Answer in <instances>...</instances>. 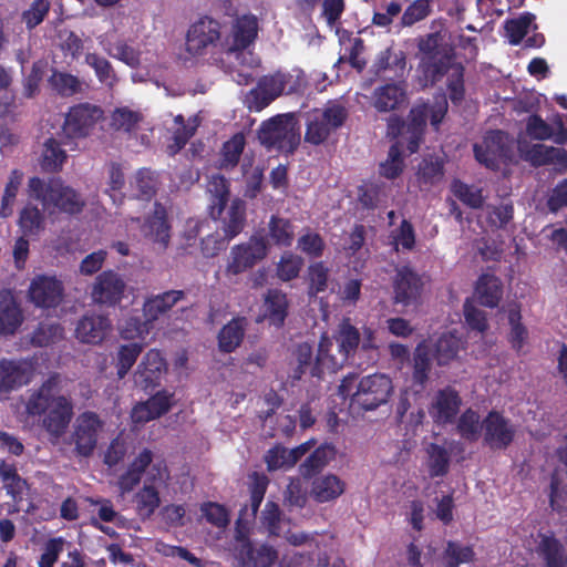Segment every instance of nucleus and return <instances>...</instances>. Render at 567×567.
Returning <instances> with one entry per match:
<instances>
[{"instance_id": "nucleus-1", "label": "nucleus", "mask_w": 567, "mask_h": 567, "mask_svg": "<svg viewBox=\"0 0 567 567\" xmlns=\"http://www.w3.org/2000/svg\"><path fill=\"white\" fill-rule=\"evenodd\" d=\"M416 72L422 87H433L447 78L449 97L453 104H461L465 97V68L456 61L455 48L440 32H431L416 39Z\"/></svg>"}, {"instance_id": "nucleus-2", "label": "nucleus", "mask_w": 567, "mask_h": 567, "mask_svg": "<svg viewBox=\"0 0 567 567\" xmlns=\"http://www.w3.org/2000/svg\"><path fill=\"white\" fill-rule=\"evenodd\" d=\"M61 377L51 373L38 389L30 390L24 402L28 417L39 419L41 427L54 439H60L73 417V403L70 398L60 394Z\"/></svg>"}, {"instance_id": "nucleus-3", "label": "nucleus", "mask_w": 567, "mask_h": 567, "mask_svg": "<svg viewBox=\"0 0 567 567\" xmlns=\"http://www.w3.org/2000/svg\"><path fill=\"white\" fill-rule=\"evenodd\" d=\"M357 374L344 377L339 385V394L350 398V404L364 411H372L388 402L392 390V380L382 373L362 377L357 382Z\"/></svg>"}, {"instance_id": "nucleus-4", "label": "nucleus", "mask_w": 567, "mask_h": 567, "mask_svg": "<svg viewBox=\"0 0 567 567\" xmlns=\"http://www.w3.org/2000/svg\"><path fill=\"white\" fill-rule=\"evenodd\" d=\"M27 192L30 198L39 200L48 210L75 215L81 213L84 207L81 195L59 177L44 181L33 176L29 178Z\"/></svg>"}, {"instance_id": "nucleus-5", "label": "nucleus", "mask_w": 567, "mask_h": 567, "mask_svg": "<svg viewBox=\"0 0 567 567\" xmlns=\"http://www.w3.org/2000/svg\"><path fill=\"white\" fill-rule=\"evenodd\" d=\"M349 111L339 101H328L323 107H316L305 114V143L312 146L326 144L346 124Z\"/></svg>"}, {"instance_id": "nucleus-6", "label": "nucleus", "mask_w": 567, "mask_h": 567, "mask_svg": "<svg viewBox=\"0 0 567 567\" xmlns=\"http://www.w3.org/2000/svg\"><path fill=\"white\" fill-rule=\"evenodd\" d=\"M259 138L261 144L269 148L291 154L300 144V133L293 114H280L264 122Z\"/></svg>"}, {"instance_id": "nucleus-7", "label": "nucleus", "mask_w": 567, "mask_h": 567, "mask_svg": "<svg viewBox=\"0 0 567 567\" xmlns=\"http://www.w3.org/2000/svg\"><path fill=\"white\" fill-rule=\"evenodd\" d=\"M102 118L103 111L100 106L89 102L72 105L65 113L61 126V135L64 143L89 137L97 122Z\"/></svg>"}, {"instance_id": "nucleus-8", "label": "nucleus", "mask_w": 567, "mask_h": 567, "mask_svg": "<svg viewBox=\"0 0 567 567\" xmlns=\"http://www.w3.org/2000/svg\"><path fill=\"white\" fill-rule=\"evenodd\" d=\"M103 427L104 422L96 412L84 411L80 413L75 419L71 434L74 454L85 458L92 456Z\"/></svg>"}, {"instance_id": "nucleus-9", "label": "nucleus", "mask_w": 567, "mask_h": 567, "mask_svg": "<svg viewBox=\"0 0 567 567\" xmlns=\"http://www.w3.org/2000/svg\"><path fill=\"white\" fill-rule=\"evenodd\" d=\"M267 252L266 238L252 235L248 241L231 247L226 265V274L236 276L254 268L266 258Z\"/></svg>"}, {"instance_id": "nucleus-10", "label": "nucleus", "mask_w": 567, "mask_h": 567, "mask_svg": "<svg viewBox=\"0 0 567 567\" xmlns=\"http://www.w3.org/2000/svg\"><path fill=\"white\" fill-rule=\"evenodd\" d=\"M287 84V76L280 72L261 76L244 99L250 112H260L279 97Z\"/></svg>"}, {"instance_id": "nucleus-11", "label": "nucleus", "mask_w": 567, "mask_h": 567, "mask_svg": "<svg viewBox=\"0 0 567 567\" xmlns=\"http://www.w3.org/2000/svg\"><path fill=\"white\" fill-rule=\"evenodd\" d=\"M125 288L126 284L118 272L104 270L95 277L91 286L90 297L93 303L111 308L122 301Z\"/></svg>"}, {"instance_id": "nucleus-12", "label": "nucleus", "mask_w": 567, "mask_h": 567, "mask_svg": "<svg viewBox=\"0 0 567 567\" xmlns=\"http://www.w3.org/2000/svg\"><path fill=\"white\" fill-rule=\"evenodd\" d=\"M484 443L491 450H506L514 441L516 430L501 412L492 410L482 421Z\"/></svg>"}, {"instance_id": "nucleus-13", "label": "nucleus", "mask_w": 567, "mask_h": 567, "mask_svg": "<svg viewBox=\"0 0 567 567\" xmlns=\"http://www.w3.org/2000/svg\"><path fill=\"white\" fill-rule=\"evenodd\" d=\"M64 293L62 281L54 276L38 275L29 286V300L38 308L51 309L58 307Z\"/></svg>"}, {"instance_id": "nucleus-14", "label": "nucleus", "mask_w": 567, "mask_h": 567, "mask_svg": "<svg viewBox=\"0 0 567 567\" xmlns=\"http://www.w3.org/2000/svg\"><path fill=\"white\" fill-rule=\"evenodd\" d=\"M462 405L460 393L447 385L439 390L429 408V414L437 425H447L456 421Z\"/></svg>"}, {"instance_id": "nucleus-15", "label": "nucleus", "mask_w": 567, "mask_h": 567, "mask_svg": "<svg viewBox=\"0 0 567 567\" xmlns=\"http://www.w3.org/2000/svg\"><path fill=\"white\" fill-rule=\"evenodd\" d=\"M166 371L165 358L158 350L151 349L137 365L134 382L144 391L153 390L161 384L162 377Z\"/></svg>"}, {"instance_id": "nucleus-16", "label": "nucleus", "mask_w": 567, "mask_h": 567, "mask_svg": "<svg viewBox=\"0 0 567 567\" xmlns=\"http://www.w3.org/2000/svg\"><path fill=\"white\" fill-rule=\"evenodd\" d=\"M220 38L218 21L204 17L193 23L186 35V50L193 54H202L204 50Z\"/></svg>"}, {"instance_id": "nucleus-17", "label": "nucleus", "mask_w": 567, "mask_h": 567, "mask_svg": "<svg viewBox=\"0 0 567 567\" xmlns=\"http://www.w3.org/2000/svg\"><path fill=\"white\" fill-rule=\"evenodd\" d=\"M423 290L422 278L410 267L396 270L393 279V301L396 305L411 306L419 301Z\"/></svg>"}, {"instance_id": "nucleus-18", "label": "nucleus", "mask_w": 567, "mask_h": 567, "mask_svg": "<svg viewBox=\"0 0 567 567\" xmlns=\"http://www.w3.org/2000/svg\"><path fill=\"white\" fill-rule=\"evenodd\" d=\"M31 365L23 360H0V393L10 394L28 385L32 378Z\"/></svg>"}, {"instance_id": "nucleus-19", "label": "nucleus", "mask_w": 567, "mask_h": 567, "mask_svg": "<svg viewBox=\"0 0 567 567\" xmlns=\"http://www.w3.org/2000/svg\"><path fill=\"white\" fill-rule=\"evenodd\" d=\"M316 358L315 373L318 380H322L326 373H337L349 361L338 349L334 352V342L327 332L320 336Z\"/></svg>"}, {"instance_id": "nucleus-20", "label": "nucleus", "mask_w": 567, "mask_h": 567, "mask_svg": "<svg viewBox=\"0 0 567 567\" xmlns=\"http://www.w3.org/2000/svg\"><path fill=\"white\" fill-rule=\"evenodd\" d=\"M112 328L107 316L94 312L81 317L75 327V338L87 344L101 343Z\"/></svg>"}, {"instance_id": "nucleus-21", "label": "nucleus", "mask_w": 567, "mask_h": 567, "mask_svg": "<svg viewBox=\"0 0 567 567\" xmlns=\"http://www.w3.org/2000/svg\"><path fill=\"white\" fill-rule=\"evenodd\" d=\"M141 231L145 238L158 244L162 249L167 248L171 239V225L166 208L161 203L154 204L153 214L144 220Z\"/></svg>"}, {"instance_id": "nucleus-22", "label": "nucleus", "mask_w": 567, "mask_h": 567, "mask_svg": "<svg viewBox=\"0 0 567 567\" xmlns=\"http://www.w3.org/2000/svg\"><path fill=\"white\" fill-rule=\"evenodd\" d=\"M247 205L241 198H234L230 204L225 206L220 217H210L220 223V229L228 239L237 237L247 224Z\"/></svg>"}, {"instance_id": "nucleus-23", "label": "nucleus", "mask_w": 567, "mask_h": 567, "mask_svg": "<svg viewBox=\"0 0 567 567\" xmlns=\"http://www.w3.org/2000/svg\"><path fill=\"white\" fill-rule=\"evenodd\" d=\"M317 358L313 353V348L308 342H301L295 346L291 351L289 365L288 378L291 380V383L300 381L307 373L311 378L317 379V374L315 373V364Z\"/></svg>"}, {"instance_id": "nucleus-24", "label": "nucleus", "mask_w": 567, "mask_h": 567, "mask_svg": "<svg viewBox=\"0 0 567 567\" xmlns=\"http://www.w3.org/2000/svg\"><path fill=\"white\" fill-rule=\"evenodd\" d=\"M503 140L504 133L497 130L486 135L482 144H474L473 152L476 161L487 168H496L506 152Z\"/></svg>"}, {"instance_id": "nucleus-25", "label": "nucleus", "mask_w": 567, "mask_h": 567, "mask_svg": "<svg viewBox=\"0 0 567 567\" xmlns=\"http://www.w3.org/2000/svg\"><path fill=\"white\" fill-rule=\"evenodd\" d=\"M525 159L535 167L554 164L559 173L567 169V152L560 147L534 144L526 151Z\"/></svg>"}, {"instance_id": "nucleus-26", "label": "nucleus", "mask_w": 567, "mask_h": 567, "mask_svg": "<svg viewBox=\"0 0 567 567\" xmlns=\"http://www.w3.org/2000/svg\"><path fill=\"white\" fill-rule=\"evenodd\" d=\"M23 322L22 310L14 296L3 290L0 292V334L12 336Z\"/></svg>"}, {"instance_id": "nucleus-27", "label": "nucleus", "mask_w": 567, "mask_h": 567, "mask_svg": "<svg viewBox=\"0 0 567 567\" xmlns=\"http://www.w3.org/2000/svg\"><path fill=\"white\" fill-rule=\"evenodd\" d=\"M427 117V104L415 105L410 110L405 128L406 150L410 154L416 153L420 148V144L423 141Z\"/></svg>"}, {"instance_id": "nucleus-28", "label": "nucleus", "mask_w": 567, "mask_h": 567, "mask_svg": "<svg viewBox=\"0 0 567 567\" xmlns=\"http://www.w3.org/2000/svg\"><path fill=\"white\" fill-rule=\"evenodd\" d=\"M258 33V21L255 16H243L236 20L233 28V40L228 48V53L238 56L251 43H254Z\"/></svg>"}, {"instance_id": "nucleus-29", "label": "nucleus", "mask_w": 567, "mask_h": 567, "mask_svg": "<svg viewBox=\"0 0 567 567\" xmlns=\"http://www.w3.org/2000/svg\"><path fill=\"white\" fill-rule=\"evenodd\" d=\"M248 321L245 317L233 318L218 332V349L223 353H231L241 344Z\"/></svg>"}, {"instance_id": "nucleus-30", "label": "nucleus", "mask_w": 567, "mask_h": 567, "mask_svg": "<svg viewBox=\"0 0 567 567\" xmlns=\"http://www.w3.org/2000/svg\"><path fill=\"white\" fill-rule=\"evenodd\" d=\"M331 339L337 343V349L350 360L360 347L361 332L351 323L350 318H343Z\"/></svg>"}, {"instance_id": "nucleus-31", "label": "nucleus", "mask_w": 567, "mask_h": 567, "mask_svg": "<svg viewBox=\"0 0 567 567\" xmlns=\"http://www.w3.org/2000/svg\"><path fill=\"white\" fill-rule=\"evenodd\" d=\"M207 192L210 195V204L208 207L209 216L220 217L225 210V206L229 203V181L220 174H214L208 181Z\"/></svg>"}, {"instance_id": "nucleus-32", "label": "nucleus", "mask_w": 567, "mask_h": 567, "mask_svg": "<svg viewBox=\"0 0 567 567\" xmlns=\"http://www.w3.org/2000/svg\"><path fill=\"white\" fill-rule=\"evenodd\" d=\"M475 559L473 546L464 545L458 540H447L443 551L437 558L436 567H460Z\"/></svg>"}, {"instance_id": "nucleus-33", "label": "nucleus", "mask_w": 567, "mask_h": 567, "mask_svg": "<svg viewBox=\"0 0 567 567\" xmlns=\"http://www.w3.org/2000/svg\"><path fill=\"white\" fill-rule=\"evenodd\" d=\"M346 484L334 474H328L313 480L311 496L318 503H327L343 494Z\"/></svg>"}, {"instance_id": "nucleus-34", "label": "nucleus", "mask_w": 567, "mask_h": 567, "mask_svg": "<svg viewBox=\"0 0 567 567\" xmlns=\"http://www.w3.org/2000/svg\"><path fill=\"white\" fill-rule=\"evenodd\" d=\"M475 292L480 305L495 308L503 297L502 281L494 275L483 274L477 280Z\"/></svg>"}, {"instance_id": "nucleus-35", "label": "nucleus", "mask_w": 567, "mask_h": 567, "mask_svg": "<svg viewBox=\"0 0 567 567\" xmlns=\"http://www.w3.org/2000/svg\"><path fill=\"white\" fill-rule=\"evenodd\" d=\"M185 298L183 290H168L148 298L143 307L148 321L156 320L161 315L171 310L178 301Z\"/></svg>"}, {"instance_id": "nucleus-36", "label": "nucleus", "mask_w": 567, "mask_h": 567, "mask_svg": "<svg viewBox=\"0 0 567 567\" xmlns=\"http://www.w3.org/2000/svg\"><path fill=\"white\" fill-rule=\"evenodd\" d=\"M336 450L330 444H322L305 460L299 466V473L305 480H310L319 474L334 457Z\"/></svg>"}, {"instance_id": "nucleus-37", "label": "nucleus", "mask_w": 567, "mask_h": 567, "mask_svg": "<svg viewBox=\"0 0 567 567\" xmlns=\"http://www.w3.org/2000/svg\"><path fill=\"white\" fill-rule=\"evenodd\" d=\"M404 99L405 92L400 85L388 83L374 90L373 106L379 112H390L398 109Z\"/></svg>"}, {"instance_id": "nucleus-38", "label": "nucleus", "mask_w": 567, "mask_h": 567, "mask_svg": "<svg viewBox=\"0 0 567 567\" xmlns=\"http://www.w3.org/2000/svg\"><path fill=\"white\" fill-rule=\"evenodd\" d=\"M18 225L24 236L37 237L44 229L45 216L37 205L28 203L20 210Z\"/></svg>"}, {"instance_id": "nucleus-39", "label": "nucleus", "mask_w": 567, "mask_h": 567, "mask_svg": "<svg viewBox=\"0 0 567 567\" xmlns=\"http://www.w3.org/2000/svg\"><path fill=\"white\" fill-rule=\"evenodd\" d=\"M464 343L455 332L443 333L434 347V359L439 365H446L453 361Z\"/></svg>"}, {"instance_id": "nucleus-40", "label": "nucleus", "mask_w": 567, "mask_h": 567, "mask_svg": "<svg viewBox=\"0 0 567 567\" xmlns=\"http://www.w3.org/2000/svg\"><path fill=\"white\" fill-rule=\"evenodd\" d=\"M265 307L269 322L278 328L284 326L288 315L287 296L278 289H269L266 295Z\"/></svg>"}, {"instance_id": "nucleus-41", "label": "nucleus", "mask_w": 567, "mask_h": 567, "mask_svg": "<svg viewBox=\"0 0 567 567\" xmlns=\"http://www.w3.org/2000/svg\"><path fill=\"white\" fill-rule=\"evenodd\" d=\"M538 553L546 567H565L567 563V559H564V546L553 534L540 535Z\"/></svg>"}, {"instance_id": "nucleus-42", "label": "nucleus", "mask_w": 567, "mask_h": 567, "mask_svg": "<svg viewBox=\"0 0 567 567\" xmlns=\"http://www.w3.org/2000/svg\"><path fill=\"white\" fill-rule=\"evenodd\" d=\"M0 480L3 488L13 501H21L27 482L19 475L16 464L0 462Z\"/></svg>"}, {"instance_id": "nucleus-43", "label": "nucleus", "mask_w": 567, "mask_h": 567, "mask_svg": "<svg viewBox=\"0 0 567 567\" xmlns=\"http://www.w3.org/2000/svg\"><path fill=\"white\" fill-rule=\"evenodd\" d=\"M246 145L245 136L243 133L234 134L228 141L223 144L219 157L220 169L235 168L240 159Z\"/></svg>"}, {"instance_id": "nucleus-44", "label": "nucleus", "mask_w": 567, "mask_h": 567, "mask_svg": "<svg viewBox=\"0 0 567 567\" xmlns=\"http://www.w3.org/2000/svg\"><path fill=\"white\" fill-rule=\"evenodd\" d=\"M426 454L430 476H445L449 473L451 463V455L449 451L437 443H430L426 446Z\"/></svg>"}, {"instance_id": "nucleus-45", "label": "nucleus", "mask_w": 567, "mask_h": 567, "mask_svg": "<svg viewBox=\"0 0 567 567\" xmlns=\"http://www.w3.org/2000/svg\"><path fill=\"white\" fill-rule=\"evenodd\" d=\"M66 157V152L61 147V143L54 137H50L43 145L41 167L45 172H59Z\"/></svg>"}, {"instance_id": "nucleus-46", "label": "nucleus", "mask_w": 567, "mask_h": 567, "mask_svg": "<svg viewBox=\"0 0 567 567\" xmlns=\"http://www.w3.org/2000/svg\"><path fill=\"white\" fill-rule=\"evenodd\" d=\"M483 430L480 414L472 408L466 409L457 419L456 431L467 442H476Z\"/></svg>"}, {"instance_id": "nucleus-47", "label": "nucleus", "mask_w": 567, "mask_h": 567, "mask_svg": "<svg viewBox=\"0 0 567 567\" xmlns=\"http://www.w3.org/2000/svg\"><path fill=\"white\" fill-rule=\"evenodd\" d=\"M431 371V358L429 349L423 344H417L413 355V372L412 382L413 385L419 386L423 390Z\"/></svg>"}, {"instance_id": "nucleus-48", "label": "nucleus", "mask_w": 567, "mask_h": 567, "mask_svg": "<svg viewBox=\"0 0 567 567\" xmlns=\"http://www.w3.org/2000/svg\"><path fill=\"white\" fill-rule=\"evenodd\" d=\"M51 89L63 97H70L81 92L82 83L80 79L68 72L54 70L48 80Z\"/></svg>"}, {"instance_id": "nucleus-49", "label": "nucleus", "mask_w": 567, "mask_h": 567, "mask_svg": "<svg viewBox=\"0 0 567 567\" xmlns=\"http://www.w3.org/2000/svg\"><path fill=\"white\" fill-rule=\"evenodd\" d=\"M507 318L511 326L508 342L512 349L519 353L528 338V330L522 323L520 308L518 306L509 308Z\"/></svg>"}, {"instance_id": "nucleus-50", "label": "nucleus", "mask_w": 567, "mask_h": 567, "mask_svg": "<svg viewBox=\"0 0 567 567\" xmlns=\"http://www.w3.org/2000/svg\"><path fill=\"white\" fill-rule=\"evenodd\" d=\"M433 0H414L403 11L399 27L411 28L425 20L432 13Z\"/></svg>"}, {"instance_id": "nucleus-51", "label": "nucleus", "mask_w": 567, "mask_h": 567, "mask_svg": "<svg viewBox=\"0 0 567 567\" xmlns=\"http://www.w3.org/2000/svg\"><path fill=\"white\" fill-rule=\"evenodd\" d=\"M534 21L535 14L530 12H524L518 18L506 20L504 28L508 35L509 43L512 45H518L528 33Z\"/></svg>"}, {"instance_id": "nucleus-52", "label": "nucleus", "mask_w": 567, "mask_h": 567, "mask_svg": "<svg viewBox=\"0 0 567 567\" xmlns=\"http://www.w3.org/2000/svg\"><path fill=\"white\" fill-rule=\"evenodd\" d=\"M136 511L142 518H150L161 504L159 493L152 485H144L136 495Z\"/></svg>"}, {"instance_id": "nucleus-53", "label": "nucleus", "mask_w": 567, "mask_h": 567, "mask_svg": "<svg viewBox=\"0 0 567 567\" xmlns=\"http://www.w3.org/2000/svg\"><path fill=\"white\" fill-rule=\"evenodd\" d=\"M269 236L277 246L289 247L293 241V226L289 219L272 215L269 220Z\"/></svg>"}, {"instance_id": "nucleus-54", "label": "nucleus", "mask_w": 567, "mask_h": 567, "mask_svg": "<svg viewBox=\"0 0 567 567\" xmlns=\"http://www.w3.org/2000/svg\"><path fill=\"white\" fill-rule=\"evenodd\" d=\"M142 351L143 344L138 342L122 344L118 348L116 363V374L118 379H123L128 373Z\"/></svg>"}, {"instance_id": "nucleus-55", "label": "nucleus", "mask_w": 567, "mask_h": 567, "mask_svg": "<svg viewBox=\"0 0 567 567\" xmlns=\"http://www.w3.org/2000/svg\"><path fill=\"white\" fill-rule=\"evenodd\" d=\"M23 181V172L20 169H12L9 175V181L6 184L2 199H1V208L0 216L8 217L12 214V205L18 195L19 188Z\"/></svg>"}, {"instance_id": "nucleus-56", "label": "nucleus", "mask_w": 567, "mask_h": 567, "mask_svg": "<svg viewBox=\"0 0 567 567\" xmlns=\"http://www.w3.org/2000/svg\"><path fill=\"white\" fill-rule=\"evenodd\" d=\"M51 9L50 0H33L28 9L21 13V22L31 31L40 25Z\"/></svg>"}, {"instance_id": "nucleus-57", "label": "nucleus", "mask_w": 567, "mask_h": 567, "mask_svg": "<svg viewBox=\"0 0 567 567\" xmlns=\"http://www.w3.org/2000/svg\"><path fill=\"white\" fill-rule=\"evenodd\" d=\"M444 176V164L440 158H424L419 164L417 177L425 185H435Z\"/></svg>"}, {"instance_id": "nucleus-58", "label": "nucleus", "mask_w": 567, "mask_h": 567, "mask_svg": "<svg viewBox=\"0 0 567 567\" xmlns=\"http://www.w3.org/2000/svg\"><path fill=\"white\" fill-rule=\"evenodd\" d=\"M329 281V268L323 261H317L308 267L309 295L317 296L326 291Z\"/></svg>"}, {"instance_id": "nucleus-59", "label": "nucleus", "mask_w": 567, "mask_h": 567, "mask_svg": "<svg viewBox=\"0 0 567 567\" xmlns=\"http://www.w3.org/2000/svg\"><path fill=\"white\" fill-rule=\"evenodd\" d=\"M454 195L466 206L478 209L484 204V197L481 188H475L461 181H455L452 185Z\"/></svg>"}, {"instance_id": "nucleus-60", "label": "nucleus", "mask_w": 567, "mask_h": 567, "mask_svg": "<svg viewBox=\"0 0 567 567\" xmlns=\"http://www.w3.org/2000/svg\"><path fill=\"white\" fill-rule=\"evenodd\" d=\"M85 63L94 70L100 82L112 85L116 80L115 72L105 58L96 53H87L85 55Z\"/></svg>"}, {"instance_id": "nucleus-61", "label": "nucleus", "mask_w": 567, "mask_h": 567, "mask_svg": "<svg viewBox=\"0 0 567 567\" xmlns=\"http://www.w3.org/2000/svg\"><path fill=\"white\" fill-rule=\"evenodd\" d=\"M281 509L272 501H268L261 512L260 523L264 528L272 536H279L281 532Z\"/></svg>"}, {"instance_id": "nucleus-62", "label": "nucleus", "mask_w": 567, "mask_h": 567, "mask_svg": "<svg viewBox=\"0 0 567 567\" xmlns=\"http://www.w3.org/2000/svg\"><path fill=\"white\" fill-rule=\"evenodd\" d=\"M135 184L138 190V197L150 200L157 190V178L150 168H141L135 174Z\"/></svg>"}, {"instance_id": "nucleus-63", "label": "nucleus", "mask_w": 567, "mask_h": 567, "mask_svg": "<svg viewBox=\"0 0 567 567\" xmlns=\"http://www.w3.org/2000/svg\"><path fill=\"white\" fill-rule=\"evenodd\" d=\"M205 519L218 528H225L229 524V513L227 508L215 502H207L200 506Z\"/></svg>"}, {"instance_id": "nucleus-64", "label": "nucleus", "mask_w": 567, "mask_h": 567, "mask_svg": "<svg viewBox=\"0 0 567 567\" xmlns=\"http://www.w3.org/2000/svg\"><path fill=\"white\" fill-rule=\"evenodd\" d=\"M301 266L302 260L300 257L291 252H285L277 265V276L282 281L292 280L299 276Z\"/></svg>"}]
</instances>
